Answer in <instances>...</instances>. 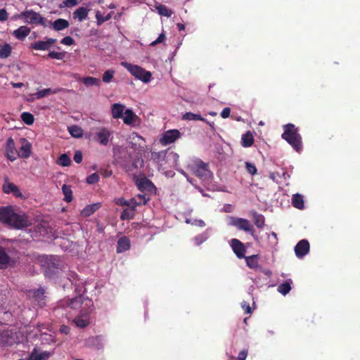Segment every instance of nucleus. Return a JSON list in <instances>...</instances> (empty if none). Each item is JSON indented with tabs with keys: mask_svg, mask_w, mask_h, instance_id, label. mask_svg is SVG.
<instances>
[{
	"mask_svg": "<svg viewBox=\"0 0 360 360\" xmlns=\"http://www.w3.org/2000/svg\"><path fill=\"white\" fill-rule=\"evenodd\" d=\"M0 222L16 230L32 225V219L25 212L11 205L0 207Z\"/></svg>",
	"mask_w": 360,
	"mask_h": 360,
	"instance_id": "obj_1",
	"label": "nucleus"
},
{
	"mask_svg": "<svg viewBox=\"0 0 360 360\" xmlns=\"http://www.w3.org/2000/svg\"><path fill=\"white\" fill-rule=\"evenodd\" d=\"M283 133L281 138L285 140L292 148L300 153L302 150V139L299 133L298 127L289 123L283 126Z\"/></svg>",
	"mask_w": 360,
	"mask_h": 360,
	"instance_id": "obj_2",
	"label": "nucleus"
},
{
	"mask_svg": "<svg viewBox=\"0 0 360 360\" xmlns=\"http://www.w3.org/2000/svg\"><path fill=\"white\" fill-rule=\"evenodd\" d=\"M22 15L24 16V22L31 25L32 27L41 25L46 27L48 26L47 20L39 13H37L32 9L22 11Z\"/></svg>",
	"mask_w": 360,
	"mask_h": 360,
	"instance_id": "obj_3",
	"label": "nucleus"
},
{
	"mask_svg": "<svg viewBox=\"0 0 360 360\" xmlns=\"http://www.w3.org/2000/svg\"><path fill=\"white\" fill-rule=\"evenodd\" d=\"M121 65L138 79H140L145 83L150 81L152 77L150 72L146 71L139 65H132L127 62H122Z\"/></svg>",
	"mask_w": 360,
	"mask_h": 360,
	"instance_id": "obj_4",
	"label": "nucleus"
},
{
	"mask_svg": "<svg viewBox=\"0 0 360 360\" xmlns=\"http://www.w3.org/2000/svg\"><path fill=\"white\" fill-rule=\"evenodd\" d=\"M41 262L46 276H52L59 269L58 261L55 256H43Z\"/></svg>",
	"mask_w": 360,
	"mask_h": 360,
	"instance_id": "obj_5",
	"label": "nucleus"
},
{
	"mask_svg": "<svg viewBox=\"0 0 360 360\" xmlns=\"http://www.w3.org/2000/svg\"><path fill=\"white\" fill-rule=\"evenodd\" d=\"M193 174L201 179H205L210 176V171L208 169V165L202 161H199L192 167Z\"/></svg>",
	"mask_w": 360,
	"mask_h": 360,
	"instance_id": "obj_6",
	"label": "nucleus"
},
{
	"mask_svg": "<svg viewBox=\"0 0 360 360\" xmlns=\"http://www.w3.org/2000/svg\"><path fill=\"white\" fill-rule=\"evenodd\" d=\"M231 224L237 227L239 230H243L245 232H251L252 235H253L254 227L246 219L232 218Z\"/></svg>",
	"mask_w": 360,
	"mask_h": 360,
	"instance_id": "obj_7",
	"label": "nucleus"
},
{
	"mask_svg": "<svg viewBox=\"0 0 360 360\" xmlns=\"http://www.w3.org/2000/svg\"><path fill=\"white\" fill-rule=\"evenodd\" d=\"M180 136L181 133L178 129H170L162 134L160 143L165 146L169 145L176 141Z\"/></svg>",
	"mask_w": 360,
	"mask_h": 360,
	"instance_id": "obj_8",
	"label": "nucleus"
},
{
	"mask_svg": "<svg viewBox=\"0 0 360 360\" xmlns=\"http://www.w3.org/2000/svg\"><path fill=\"white\" fill-rule=\"evenodd\" d=\"M56 39L46 37L45 41H37L30 45V49L37 51L49 50L55 43Z\"/></svg>",
	"mask_w": 360,
	"mask_h": 360,
	"instance_id": "obj_9",
	"label": "nucleus"
},
{
	"mask_svg": "<svg viewBox=\"0 0 360 360\" xmlns=\"http://www.w3.org/2000/svg\"><path fill=\"white\" fill-rule=\"evenodd\" d=\"M3 191L6 194L12 193L13 196L16 198H22V194L20 191L19 188L13 183L9 181L8 177L4 180V183L2 186Z\"/></svg>",
	"mask_w": 360,
	"mask_h": 360,
	"instance_id": "obj_10",
	"label": "nucleus"
},
{
	"mask_svg": "<svg viewBox=\"0 0 360 360\" xmlns=\"http://www.w3.org/2000/svg\"><path fill=\"white\" fill-rule=\"evenodd\" d=\"M111 132L107 128L102 127L95 133V140L102 146H107Z\"/></svg>",
	"mask_w": 360,
	"mask_h": 360,
	"instance_id": "obj_11",
	"label": "nucleus"
},
{
	"mask_svg": "<svg viewBox=\"0 0 360 360\" xmlns=\"http://www.w3.org/2000/svg\"><path fill=\"white\" fill-rule=\"evenodd\" d=\"M309 251V243L303 239L299 241L295 247V252L298 258H302Z\"/></svg>",
	"mask_w": 360,
	"mask_h": 360,
	"instance_id": "obj_12",
	"label": "nucleus"
},
{
	"mask_svg": "<svg viewBox=\"0 0 360 360\" xmlns=\"http://www.w3.org/2000/svg\"><path fill=\"white\" fill-rule=\"evenodd\" d=\"M231 248L233 252L239 259L245 257V253L246 251L245 245L238 239L233 238L231 240Z\"/></svg>",
	"mask_w": 360,
	"mask_h": 360,
	"instance_id": "obj_13",
	"label": "nucleus"
},
{
	"mask_svg": "<svg viewBox=\"0 0 360 360\" xmlns=\"http://www.w3.org/2000/svg\"><path fill=\"white\" fill-rule=\"evenodd\" d=\"M29 295L32 296L36 302L41 306L45 305V290L42 288L31 290L29 292Z\"/></svg>",
	"mask_w": 360,
	"mask_h": 360,
	"instance_id": "obj_14",
	"label": "nucleus"
},
{
	"mask_svg": "<svg viewBox=\"0 0 360 360\" xmlns=\"http://www.w3.org/2000/svg\"><path fill=\"white\" fill-rule=\"evenodd\" d=\"M16 150L14 140L12 138H8L6 141V156L11 160L14 161L16 160Z\"/></svg>",
	"mask_w": 360,
	"mask_h": 360,
	"instance_id": "obj_15",
	"label": "nucleus"
},
{
	"mask_svg": "<svg viewBox=\"0 0 360 360\" xmlns=\"http://www.w3.org/2000/svg\"><path fill=\"white\" fill-rule=\"evenodd\" d=\"M47 24H48V26H52V28L55 30V31H60V30H63L64 29H66L69 27L70 25V23L69 22L65 20V19H63V18H58L57 20H56L54 22H51V21H48L47 20Z\"/></svg>",
	"mask_w": 360,
	"mask_h": 360,
	"instance_id": "obj_16",
	"label": "nucleus"
},
{
	"mask_svg": "<svg viewBox=\"0 0 360 360\" xmlns=\"http://www.w3.org/2000/svg\"><path fill=\"white\" fill-rule=\"evenodd\" d=\"M31 32V29L26 26H20L17 30H14L13 32V35L18 40L23 41L27 36L30 34Z\"/></svg>",
	"mask_w": 360,
	"mask_h": 360,
	"instance_id": "obj_17",
	"label": "nucleus"
},
{
	"mask_svg": "<svg viewBox=\"0 0 360 360\" xmlns=\"http://www.w3.org/2000/svg\"><path fill=\"white\" fill-rule=\"evenodd\" d=\"M23 140L25 143L19 148L18 156L21 158H28L31 154L32 145L25 139Z\"/></svg>",
	"mask_w": 360,
	"mask_h": 360,
	"instance_id": "obj_18",
	"label": "nucleus"
},
{
	"mask_svg": "<svg viewBox=\"0 0 360 360\" xmlns=\"http://www.w3.org/2000/svg\"><path fill=\"white\" fill-rule=\"evenodd\" d=\"M125 106L120 103H114L111 106L112 116L114 119H119L123 117Z\"/></svg>",
	"mask_w": 360,
	"mask_h": 360,
	"instance_id": "obj_19",
	"label": "nucleus"
},
{
	"mask_svg": "<svg viewBox=\"0 0 360 360\" xmlns=\"http://www.w3.org/2000/svg\"><path fill=\"white\" fill-rule=\"evenodd\" d=\"M122 118L124 123L128 125L134 124L136 120L139 119L136 114L130 109H127L124 111Z\"/></svg>",
	"mask_w": 360,
	"mask_h": 360,
	"instance_id": "obj_20",
	"label": "nucleus"
},
{
	"mask_svg": "<svg viewBox=\"0 0 360 360\" xmlns=\"http://www.w3.org/2000/svg\"><path fill=\"white\" fill-rule=\"evenodd\" d=\"M130 248V241L126 236L121 237L117 245V252L118 253L124 252Z\"/></svg>",
	"mask_w": 360,
	"mask_h": 360,
	"instance_id": "obj_21",
	"label": "nucleus"
},
{
	"mask_svg": "<svg viewBox=\"0 0 360 360\" xmlns=\"http://www.w3.org/2000/svg\"><path fill=\"white\" fill-rule=\"evenodd\" d=\"M254 136L251 131H248L245 134L242 135L241 137V145L244 148H248L253 145Z\"/></svg>",
	"mask_w": 360,
	"mask_h": 360,
	"instance_id": "obj_22",
	"label": "nucleus"
},
{
	"mask_svg": "<svg viewBox=\"0 0 360 360\" xmlns=\"http://www.w3.org/2000/svg\"><path fill=\"white\" fill-rule=\"evenodd\" d=\"M88 13L89 9L83 6L79 7L74 11L73 18L75 19H78V20L80 22H82L87 18Z\"/></svg>",
	"mask_w": 360,
	"mask_h": 360,
	"instance_id": "obj_23",
	"label": "nucleus"
},
{
	"mask_svg": "<svg viewBox=\"0 0 360 360\" xmlns=\"http://www.w3.org/2000/svg\"><path fill=\"white\" fill-rule=\"evenodd\" d=\"M101 207L100 203H94L85 207L81 212L84 217H89Z\"/></svg>",
	"mask_w": 360,
	"mask_h": 360,
	"instance_id": "obj_24",
	"label": "nucleus"
},
{
	"mask_svg": "<svg viewBox=\"0 0 360 360\" xmlns=\"http://www.w3.org/2000/svg\"><path fill=\"white\" fill-rule=\"evenodd\" d=\"M73 321L77 327L81 328H84L89 324V319L87 314L77 316L74 319Z\"/></svg>",
	"mask_w": 360,
	"mask_h": 360,
	"instance_id": "obj_25",
	"label": "nucleus"
},
{
	"mask_svg": "<svg viewBox=\"0 0 360 360\" xmlns=\"http://www.w3.org/2000/svg\"><path fill=\"white\" fill-rule=\"evenodd\" d=\"M61 91H62V89H60V88L55 89H52L50 88L44 89L40 91H38L35 94V96H36L37 98L39 99V98L46 96L47 95L51 94H58Z\"/></svg>",
	"mask_w": 360,
	"mask_h": 360,
	"instance_id": "obj_26",
	"label": "nucleus"
},
{
	"mask_svg": "<svg viewBox=\"0 0 360 360\" xmlns=\"http://www.w3.org/2000/svg\"><path fill=\"white\" fill-rule=\"evenodd\" d=\"M12 52V47L11 44L4 43L0 45V58L5 59L8 58Z\"/></svg>",
	"mask_w": 360,
	"mask_h": 360,
	"instance_id": "obj_27",
	"label": "nucleus"
},
{
	"mask_svg": "<svg viewBox=\"0 0 360 360\" xmlns=\"http://www.w3.org/2000/svg\"><path fill=\"white\" fill-rule=\"evenodd\" d=\"M166 154V150L159 152L154 151L151 153V159L156 163L162 164V162L165 160Z\"/></svg>",
	"mask_w": 360,
	"mask_h": 360,
	"instance_id": "obj_28",
	"label": "nucleus"
},
{
	"mask_svg": "<svg viewBox=\"0 0 360 360\" xmlns=\"http://www.w3.org/2000/svg\"><path fill=\"white\" fill-rule=\"evenodd\" d=\"M292 205L299 210H302L304 207L303 196L299 193L292 195Z\"/></svg>",
	"mask_w": 360,
	"mask_h": 360,
	"instance_id": "obj_29",
	"label": "nucleus"
},
{
	"mask_svg": "<svg viewBox=\"0 0 360 360\" xmlns=\"http://www.w3.org/2000/svg\"><path fill=\"white\" fill-rule=\"evenodd\" d=\"M246 264L250 269H256L259 266L258 255H253L249 257H245Z\"/></svg>",
	"mask_w": 360,
	"mask_h": 360,
	"instance_id": "obj_30",
	"label": "nucleus"
},
{
	"mask_svg": "<svg viewBox=\"0 0 360 360\" xmlns=\"http://www.w3.org/2000/svg\"><path fill=\"white\" fill-rule=\"evenodd\" d=\"M137 186L139 190L143 191L144 190H150V188L154 186L151 181L144 177L139 181V182L137 184Z\"/></svg>",
	"mask_w": 360,
	"mask_h": 360,
	"instance_id": "obj_31",
	"label": "nucleus"
},
{
	"mask_svg": "<svg viewBox=\"0 0 360 360\" xmlns=\"http://www.w3.org/2000/svg\"><path fill=\"white\" fill-rule=\"evenodd\" d=\"M68 131L72 136L75 138H80L83 135V131L82 128L77 125H72L69 127Z\"/></svg>",
	"mask_w": 360,
	"mask_h": 360,
	"instance_id": "obj_32",
	"label": "nucleus"
},
{
	"mask_svg": "<svg viewBox=\"0 0 360 360\" xmlns=\"http://www.w3.org/2000/svg\"><path fill=\"white\" fill-rule=\"evenodd\" d=\"M84 301V298L82 295L77 296L68 302V306L72 309H76L81 306Z\"/></svg>",
	"mask_w": 360,
	"mask_h": 360,
	"instance_id": "obj_33",
	"label": "nucleus"
},
{
	"mask_svg": "<svg viewBox=\"0 0 360 360\" xmlns=\"http://www.w3.org/2000/svg\"><path fill=\"white\" fill-rule=\"evenodd\" d=\"M135 210L131 208L124 209L120 215V219L122 220H129L134 217Z\"/></svg>",
	"mask_w": 360,
	"mask_h": 360,
	"instance_id": "obj_34",
	"label": "nucleus"
},
{
	"mask_svg": "<svg viewBox=\"0 0 360 360\" xmlns=\"http://www.w3.org/2000/svg\"><path fill=\"white\" fill-rule=\"evenodd\" d=\"M63 193L65 195L64 200L66 202H71L72 200V191L71 186L64 184L62 187Z\"/></svg>",
	"mask_w": 360,
	"mask_h": 360,
	"instance_id": "obj_35",
	"label": "nucleus"
},
{
	"mask_svg": "<svg viewBox=\"0 0 360 360\" xmlns=\"http://www.w3.org/2000/svg\"><path fill=\"white\" fill-rule=\"evenodd\" d=\"M253 221L255 224V226L259 228L262 229L264 226V217L262 214H258L257 212H255L253 214Z\"/></svg>",
	"mask_w": 360,
	"mask_h": 360,
	"instance_id": "obj_36",
	"label": "nucleus"
},
{
	"mask_svg": "<svg viewBox=\"0 0 360 360\" xmlns=\"http://www.w3.org/2000/svg\"><path fill=\"white\" fill-rule=\"evenodd\" d=\"M57 164L63 167H68L71 165V160L67 154L64 153L59 156Z\"/></svg>",
	"mask_w": 360,
	"mask_h": 360,
	"instance_id": "obj_37",
	"label": "nucleus"
},
{
	"mask_svg": "<svg viewBox=\"0 0 360 360\" xmlns=\"http://www.w3.org/2000/svg\"><path fill=\"white\" fill-rule=\"evenodd\" d=\"M82 82L87 86H98L100 79L93 77H86L82 79Z\"/></svg>",
	"mask_w": 360,
	"mask_h": 360,
	"instance_id": "obj_38",
	"label": "nucleus"
},
{
	"mask_svg": "<svg viewBox=\"0 0 360 360\" xmlns=\"http://www.w3.org/2000/svg\"><path fill=\"white\" fill-rule=\"evenodd\" d=\"M291 290L290 282L285 281L278 286V291L283 295H287Z\"/></svg>",
	"mask_w": 360,
	"mask_h": 360,
	"instance_id": "obj_39",
	"label": "nucleus"
},
{
	"mask_svg": "<svg viewBox=\"0 0 360 360\" xmlns=\"http://www.w3.org/2000/svg\"><path fill=\"white\" fill-rule=\"evenodd\" d=\"M21 120L27 124L31 125L34 123V118L32 113L24 112L20 115Z\"/></svg>",
	"mask_w": 360,
	"mask_h": 360,
	"instance_id": "obj_40",
	"label": "nucleus"
},
{
	"mask_svg": "<svg viewBox=\"0 0 360 360\" xmlns=\"http://www.w3.org/2000/svg\"><path fill=\"white\" fill-rule=\"evenodd\" d=\"M183 120H200L204 121L205 118H203L199 114H195L193 112H186L183 115Z\"/></svg>",
	"mask_w": 360,
	"mask_h": 360,
	"instance_id": "obj_41",
	"label": "nucleus"
},
{
	"mask_svg": "<svg viewBox=\"0 0 360 360\" xmlns=\"http://www.w3.org/2000/svg\"><path fill=\"white\" fill-rule=\"evenodd\" d=\"M9 261V256L4 250H0V269L6 266Z\"/></svg>",
	"mask_w": 360,
	"mask_h": 360,
	"instance_id": "obj_42",
	"label": "nucleus"
},
{
	"mask_svg": "<svg viewBox=\"0 0 360 360\" xmlns=\"http://www.w3.org/2000/svg\"><path fill=\"white\" fill-rule=\"evenodd\" d=\"M82 0H65L59 4L60 8H64L65 7H73L77 6Z\"/></svg>",
	"mask_w": 360,
	"mask_h": 360,
	"instance_id": "obj_43",
	"label": "nucleus"
},
{
	"mask_svg": "<svg viewBox=\"0 0 360 360\" xmlns=\"http://www.w3.org/2000/svg\"><path fill=\"white\" fill-rule=\"evenodd\" d=\"M115 75V71L113 70H106L102 77V80L105 83H109L111 82Z\"/></svg>",
	"mask_w": 360,
	"mask_h": 360,
	"instance_id": "obj_44",
	"label": "nucleus"
},
{
	"mask_svg": "<svg viewBox=\"0 0 360 360\" xmlns=\"http://www.w3.org/2000/svg\"><path fill=\"white\" fill-rule=\"evenodd\" d=\"M65 52H56L55 51H49V53L47 55V57L53 59L63 60L65 57Z\"/></svg>",
	"mask_w": 360,
	"mask_h": 360,
	"instance_id": "obj_45",
	"label": "nucleus"
},
{
	"mask_svg": "<svg viewBox=\"0 0 360 360\" xmlns=\"http://www.w3.org/2000/svg\"><path fill=\"white\" fill-rule=\"evenodd\" d=\"M158 12L160 15L166 16V17H170L172 14V11L168 9L166 6L165 5H160L158 7Z\"/></svg>",
	"mask_w": 360,
	"mask_h": 360,
	"instance_id": "obj_46",
	"label": "nucleus"
},
{
	"mask_svg": "<svg viewBox=\"0 0 360 360\" xmlns=\"http://www.w3.org/2000/svg\"><path fill=\"white\" fill-rule=\"evenodd\" d=\"M245 167L248 173L251 175H255L257 173V169L255 164L249 162H245Z\"/></svg>",
	"mask_w": 360,
	"mask_h": 360,
	"instance_id": "obj_47",
	"label": "nucleus"
},
{
	"mask_svg": "<svg viewBox=\"0 0 360 360\" xmlns=\"http://www.w3.org/2000/svg\"><path fill=\"white\" fill-rule=\"evenodd\" d=\"M99 175L97 173H93L86 178V183L89 184H94L99 181Z\"/></svg>",
	"mask_w": 360,
	"mask_h": 360,
	"instance_id": "obj_48",
	"label": "nucleus"
},
{
	"mask_svg": "<svg viewBox=\"0 0 360 360\" xmlns=\"http://www.w3.org/2000/svg\"><path fill=\"white\" fill-rule=\"evenodd\" d=\"M207 239L206 233H202L195 237V243L197 245H201Z\"/></svg>",
	"mask_w": 360,
	"mask_h": 360,
	"instance_id": "obj_49",
	"label": "nucleus"
},
{
	"mask_svg": "<svg viewBox=\"0 0 360 360\" xmlns=\"http://www.w3.org/2000/svg\"><path fill=\"white\" fill-rule=\"evenodd\" d=\"M134 198H136V200H138L140 205H146L147 202L150 200L149 198H146L145 195L138 194Z\"/></svg>",
	"mask_w": 360,
	"mask_h": 360,
	"instance_id": "obj_50",
	"label": "nucleus"
},
{
	"mask_svg": "<svg viewBox=\"0 0 360 360\" xmlns=\"http://www.w3.org/2000/svg\"><path fill=\"white\" fill-rule=\"evenodd\" d=\"M128 207L134 210H136V207L137 206L140 205L138 200H136V198H131L130 200H128Z\"/></svg>",
	"mask_w": 360,
	"mask_h": 360,
	"instance_id": "obj_51",
	"label": "nucleus"
},
{
	"mask_svg": "<svg viewBox=\"0 0 360 360\" xmlns=\"http://www.w3.org/2000/svg\"><path fill=\"white\" fill-rule=\"evenodd\" d=\"M60 43L65 45L71 46L74 44L75 40L70 36H67L61 39Z\"/></svg>",
	"mask_w": 360,
	"mask_h": 360,
	"instance_id": "obj_52",
	"label": "nucleus"
},
{
	"mask_svg": "<svg viewBox=\"0 0 360 360\" xmlns=\"http://www.w3.org/2000/svg\"><path fill=\"white\" fill-rule=\"evenodd\" d=\"M73 159L75 162L81 163L83 159L82 153L80 150H77L75 153Z\"/></svg>",
	"mask_w": 360,
	"mask_h": 360,
	"instance_id": "obj_53",
	"label": "nucleus"
},
{
	"mask_svg": "<svg viewBox=\"0 0 360 360\" xmlns=\"http://www.w3.org/2000/svg\"><path fill=\"white\" fill-rule=\"evenodd\" d=\"M269 177L271 179H272L274 182H279V179L281 178V174L276 172H271L270 173Z\"/></svg>",
	"mask_w": 360,
	"mask_h": 360,
	"instance_id": "obj_54",
	"label": "nucleus"
},
{
	"mask_svg": "<svg viewBox=\"0 0 360 360\" xmlns=\"http://www.w3.org/2000/svg\"><path fill=\"white\" fill-rule=\"evenodd\" d=\"M115 203L117 205H120V206H122V207H128V200H125L124 198H117L115 199Z\"/></svg>",
	"mask_w": 360,
	"mask_h": 360,
	"instance_id": "obj_55",
	"label": "nucleus"
},
{
	"mask_svg": "<svg viewBox=\"0 0 360 360\" xmlns=\"http://www.w3.org/2000/svg\"><path fill=\"white\" fill-rule=\"evenodd\" d=\"M165 39V34L164 33H161L159 35V37H158V39L156 40L153 41L150 44V46H154L157 45L158 44H160V43L162 42Z\"/></svg>",
	"mask_w": 360,
	"mask_h": 360,
	"instance_id": "obj_56",
	"label": "nucleus"
},
{
	"mask_svg": "<svg viewBox=\"0 0 360 360\" xmlns=\"http://www.w3.org/2000/svg\"><path fill=\"white\" fill-rule=\"evenodd\" d=\"M8 18V13L6 10L4 8L0 9V22L6 20Z\"/></svg>",
	"mask_w": 360,
	"mask_h": 360,
	"instance_id": "obj_57",
	"label": "nucleus"
},
{
	"mask_svg": "<svg viewBox=\"0 0 360 360\" xmlns=\"http://www.w3.org/2000/svg\"><path fill=\"white\" fill-rule=\"evenodd\" d=\"M231 109L229 107L224 108L221 112V117L224 119L228 118L230 116Z\"/></svg>",
	"mask_w": 360,
	"mask_h": 360,
	"instance_id": "obj_58",
	"label": "nucleus"
},
{
	"mask_svg": "<svg viewBox=\"0 0 360 360\" xmlns=\"http://www.w3.org/2000/svg\"><path fill=\"white\" fill-rule=\"evenodd\" d=\"M248 356V350L243 349L238 354V360H245Z\"/></svg>",
	"mask_w": 360,
	"mask_h": 360,
	"instance_id": "obj_59",
	"label": "nucleus"
},
{
	"mask_svg": "<svg viewBox=\"0 0 360 360\" xmlns=\"http://www.w3.org/2000/svg\"><path fill=\"white\" fill-rule=\"evenodd\" d=\"M242 307L245 311L246 314H250L252 312L251 308L248 302H243Z\"/></svg>",
	"mask_w": 360,
	"mask_h": 360,
	"instance_id": "obj_60",
	"label": "nucleus"
},
{
	"mask_svg": "<svg viewBox=\"0 0 360 360\" xmlns=\"http://www.w3.org/2000/svg\"><path fill=\"white\" fill-rule=\"evenodd\" d=\"M60 330L61 333H65V334H68L70 333L69 327L67 326H65V325H63L60 327Z\"/></svg>",
	"mask_w": 360,
	"mask_h": 360,
	"instance_id": "obj_61",
	"label": "nucleus"
},
{
	"mask_svg": "<svg viewBox=\"0 0 360 360\" xmlns=\"http://www.w3.org/2000/svg\"><path fill=\"white\" fill-rule=\"evenodd\" d=\"M193 224L199 226L200 227H204L205 226V221L202 219L195 220V221L193 223Z\"/></svg>",
	"mask_w": 360,
	"mask_h": 360,
	"instance_id": "obj_62",
	"label": "nucleus"
},
{
	"mask_svg": "<svg viewBox=\"0 0 360 360\" xmlns=\"http://www.w3.org/2000/svg\"><path fill=\"white\" fill-rule=\"evenodd\" d=\"M22 15V12H21L20 13L15 14L12 17V20H19V19H23L24 20V16Z\"/></svg>",
	"mask_w": 360,
	"mask_h": 360,
	"instance_id": "obj_63",
	"label": "nucleus"
},
{
	"mask_svg": "<svg viewBox=\"0 0 360 360\" xmlns=\"http://www.w3.org/2000/svg\"><path fill=\"white\" fill-rule=\"evenodd\" d=\"M11 85L13 88H21L22 86H23L24 84L22 82H18V83L12 82Z\"/></svg>",
	"mask_w": 360,
	"mask_h": 360,
	"instance_id": "obj_64",
	"label": "nucleus"
}]
</instances>
